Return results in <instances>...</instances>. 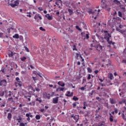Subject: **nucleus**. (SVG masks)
Instances as JSON below:
<instances>
[{
	"label": "nucleus",
	"mask_w": 126,
	"mask_h": 126,
	"mask_svg": "<svg viewBox=\"0 0 126 126\" xmlns=\"http://www.w3.org/2000/svg\"><path fill=\"white\" fill-rule=\"evenodd\" d=\"M68 11L69 13V15H72L73 14V11L71 9H68Z\"/></svg>",
	"instance_id": "19"
},
{
	"label": "nucleus",
	"mask_w": 126,
	"mask_h": 126,
	"mask_svg": "<svg viewBox=\"0 0 126 126\" xmlns=\"http://www.w3.org/2000/svg\"><path fill=\"white\" fill-rule=\"evenodd\" d=\"M25 72H26V71H22L21 72V73L22 74H25Z\"/></svg>",
	"instance_id": "61"
},
{
	"label": "nucleus",
	"mask_w": 126,
	"mask_h": 126,
	"mask_svg": "<svg viewBox=\"0 0 126 126\" xmlns=\"http://www.w3.org/2000/svg\"><path fill=\"white\" fill-rule=\"evenodd\" d=\"M100 6L102 7V8H106L107 7V4H106V3L104 2H101Z\"/></svg>",
	"instance_id": "13"
},
{
	"label": "nucleus",
	"mask_w": 126,
	"mask_h": 126,
	"mask_svg": "<svg viewBox=\"0 0 126 126\" xmlns=\"http://www.w3.org/2000/svg\"><path fill=\"white\" fill-rule=\"evenodd\" d=\"M105 107H106L107 108V109H109V105H108V103L105 104Z\"/></svg>",
	"instance_id": "53"
},
{
	"label": "nucleus",
	"mask_w": 126,
	"mask_h": 126,
	"mask_svg": "<svg viewBox=\"0 0 126 126\" xmlns=\"http://www.w3.org/2000/svg\"><path fill=\"white\" fill-rule=\"evenodd\" d=\"M40 30H41V31H46V30H45V29L43 28V27H40L39 28Z\"/></svg>",
	"instance_id": "43"
},
{
	"label": "nucleus",
	"mask_w": 126,
	"mask_h": 126,
	"mask_svg": "<svg viewBox=\"0 0 126 126\" xmlns=\"http://www.w3.org/2000/svg\"><path fill=\"white\" fill-rule=\"evenodd\" d=\"M88 72H90V73H91V72H92V69H91V68H90V67H88L87 68Z\"/></svg>",
	"instance_id": "33"
},
{
	"label": "nucleus",
	"mask_w": 126,
	"mask_h": 126,
	"mask_svg": "<svg viewBox=\"0 0 126 126\" xmlns=\"http://www.w3.org/2000/svg\"><path fill=\"white\" fill-rule=\"evenodd\" d=\"M118 15L120 16V17H122L123 16V14H122V12L121 11H118Z\"/></svg>",
	"instance_id": "39"
},
{
	"label": "nucleus",
	"mask_w": 126,
	"mask_h": 126,
	"mask_svg": "<svg viewBox=\"0 0 126 126\" xmlns=\"http://www.w3.org/2000/svg\"><path fill=\"white\" fill-rule=\"evenodd\" d=\"M26 60H27V58L24 57L22 58H21V61H22V62H24L25 61H26Z\"/></svg>",
	"instance_id": "27"
},
{
	"label": "nucleus",
	"mask_w": 126,
	"mask_h": 126,
	"mask_svg": "<svg viewBox=\"0 0 126 126\" xmlns=\"http://www.w3.org/2000/svg\"><path fill=\"white\" fill-rule=\"evenodd\" d=\"M114 113H115V114H118V109H115Z\"/></svg>",
	"instance_id": "55"
},
{
	"label": "nucleus",
	"mask_w": 126,
	"mask_h": 126,
	"mask_svg": "<svg viewBox=\"0 0 126 126\" xmlns=\"http://www.w3.org/2000/svg\"><path fill=\"white\" fill-rule=\"evenodd\" d=\"M38 87H35V91H37V92H40V85L37 84Z\"/></svg>",
	"instance_id": "20"
},
{
	"label": "nucleus",
	"mask_w": 126,
	"mask_h": 126,
	"mask_svg": "<svg viewBox=\"0 0 126 126\" xmlns=\"http://www.w3.org/2000/svg\"><path fill=\"white\" fill-rule=\"evenodd\" d=\"M73 119L76 122H77V121H78V119H79V116L75 115V117H74Z\"/></svg>",
	"instance_id": "18"
},
{
	"label": "nucleus",
	"mask_w": 126,
	"mask_h": 126,
	"mask_svg": "<svg viewBox=\"0 0 126 126\" xmlns=\"http://www.w3.org/2000/svg\"><path fill=\"white\" fill-rule=\"evenodd\" d=\"M94 92H95V90H93L92 91V93H91V95H93V93H94Z\"/></svg>",
	"instance_id": "63"
},
{
	"label": "nucleus",
	"mask_w": 126,
	"mask_h": 126,
	"mask_svg": "<svg viewBox=\"0 0 126 126\" xmlns=\"http://www.w3.org/2000/svg\"><path fill=\"white\" fill-rule=\"evenodd\" d=\"M35 119L36 120H40V119H41V117H40V115H37L35 116Z\"/></svg>",
	"instance_id": "31"
},
{
	"label": "nucleus",
	"mask_w": 126,
	"mask_h": 126,
	"mask_svg": "<svg viewBox=\"0 0 126 126\" xmlns=\"http://www.w3.org/2000/svg\"><path fill=\"white\" fill-rule=\"evenodd\" d=\"M35 101H32L29 103V105H30V106H35Z\"/></svg>",
	"instance_id": "23"
},
{
	"label": "nucleus",
	"mask_w": 126,
	"mask_h": 126,
	"mask_svg": "<svg viewBox=\"0 0 126 126\" xmlns=\"http://www.w3.org/2000/svg\"><path fill=\"white\" fill-rule=\"evenodd\" d=\"M123 63H125L126 64V60H123L122 61Z\"/></svg>",
	"instance_id": "59"
},
{
	"label": "nucleus",
	"mask_w": 126,
	"mask_h": 126,
	"mask_svg": "<svg viewBox=\"0 0 126 126\" xmlns=\"http://www.w3.org/2000/svg\"><path fill=\"white\" fill-rule=\"evenodd\" d=\"M94 48H95L98 52H101L103 49V47L100 44H96L95 45H94Z\"/></svg>",
	"instance_id": "3"
},
{
	"label": "nucleus",
	"mask_w": 126,
	"mask_h": 126,
	"mask_svg": "<svg viewBox=\"0 0 126 126\" xmlns=\"http://www.w3.org/2000/svg\"><path fill=\"white\" fill-rule=\"evenodd\" d=\"M120 8H121V9H122V10L123 11H124V12H126V8H125V7H124V6H121V7H120Z\"/></svg>",
	"instance_id": "28"
},
{
	"label": "nucleus",
	"mask_w": 126,
	"mask_h": 126,
	"mask_svg": "<svg viewBox=\"0 0 126 126\" xmlns=\"http://www.w3.org/2000/svg\"><path fill=\"white\" fill-rule=\"evenodd\" d=\"M38 9L40 11H43V8L42 7H38Z\"/></svg>",
	"instance_id": "48"
},
{
	"label": "nucleus",
	"mask_w": 126,
	"mask_h": 126,
	"mask_svg": "<svg viewBox=\"0 0 126 126\" xmlns=\"http://www.w3.org/2000/svg\"><path fill=\"white\" fill-rule=\"evenodd\" d=\"M24 48H25L26 51L27 52H28V53H29V52H30L29 49H28V48H27V47H26V46H24Z\"/></svg>",
	"instance_id": "42"
},
{
	"label": "nucleus",
	"mask_w": 126,
	"mask_h": 126,
	"mask_svg": "<svg viewBox=\"0 0 126 126\" xmlns=\"http://www.w3.org/2000/svg\"><path fill=\"white\" fill-rule=\"evenodd\" d=\"M43 97L45 99H48V100H50V99H51V94H50L45 93L43 94Z\"/></svg>",
	"instance_id": "4"
},
{
	"label": "nucleus",
	"mask_w": 126,
	"mask_h": 126,
	"mask_svg": "<svg viewBox=\"0 0 126 126\" xmlns=\"http://www.w3.org/2000/svg\"><path fill=\"white\" fill-rule=\"evenodd\" d=\"M92 42L93 43L91 44V48L94 47V46H96V44H97V41L96 40H93Z\"/></svg>",
	"instance_id": "14"
},
{
	"label": "nucleus",
	"mask_w": 126,
	"mask_h": 126,
	"mask_svg": "<svg viewBox=\"0 0 126 126\" xmlns=\"http://www.w3.org/2000/svg\"><path fill=\"white\" fill-rule=\"evenodd\" d=\"M110 102L111 104H116V102H115V100L113 98H110Z\"/></svg>",
	"instance_id": "21"
},
{
	"label": "nucleus",
	"mask_w": 126,
	"mask_h": 126,
	"mask_svg": "<svg viewBox=\"0 0 126 126\" xmlns=\"http://www.w3.org/2000/svg\"><path fill=\"white\" fill-rule=\"evenodd\" d=\"M73 100H74V101H78L79 100V98L75 96H74L73 97Z\"/></svg>",
	"instance_id": "26"
},
{
	"label": "nucleus",
	"mask_w": 126,
	"mask_h": 126,
	"mask_svg": "<svg viewBox=\"0 0 126 126\" xmlns=\"http://www.w3.org/2000/svg\"><path fill=\"white\" fill-rule=\"evenodd\" d=\"M103 33H105L104 37V39L107 40L108 44L111 45L112 42V41H110V38L112 37V35H111V34L108 33V32L107 31H103Z\"/></svg>",
	"instance_id": "1"
},
{
	"label": "nucleus",
	"mask_w": 126,
	"mask_h": 126,
	"mask_svg": "<svg viewBox=\"0 0 126 126\" xmlns=\"http://www.w3.org/2000/svg\"><path fill=\"white\" fill-rule=\"evenodd\" d=\"M67 94H65V96H66L67 97H72V96H73V93L72 92L70 94V92L68 91L67 92Z\"/></svg>",
	"instance_id": "11"
},
{
	"label": "nucleus",
	"mask_w": 126,
	"mask_h": 126,
	"mask_svg": "<svg viewBox=\"0 0 126 126\" xmlns=\"http://www.w3.org/2000/svg\"><path fill=\"white\" fill-rule=\"evenodd\" d=\"M38 18V15H35L34 16V19H37Z\"/></svg>",
	"instance_id": "64"
},
{
	"label": "nucleus",
	"mask_w": 126,
	"mask_h": 126,
	"mask_svg": "<svg viewBox=\"0 0 126 126\" xmlns=\"http://www.w3.org/2000/svg\"><path fill=\"white\" fill-rule=\"evenodd\" d=\"M4 95V92H2L0 94V96H3Z\"/></svg>",
	"instance_id": "51"
},
{
	"label": "nucleus",
	"mask_w": 126,
	"mask_h": 126,
	"mask_svg": "<svg viewBox=\"0 0 126 126\" xmlns=\"http://www.w3.org/2000/svg\"><path fill=\"white\" fill-rule=\"evenodd\" d=\"M16 121H18V123H20L22 120V118H21V117H20L19 119H16Z\"/></svg>",
	"instance_id": "38"
},
{
	"label": "nucleus",
	"mask_w": 126,
	"mask_h": 126,
	"mask_svg": "<svg viewBox=\"0 0 126 126\" xmlns=\"http://www.w3.org/2000/svg\"><path fill=\"white\" fill-rule=\"evenodd\" d=\"M19 4V1L18 0H17L14 1V3H9V5H10L11 7L14 8L15 6H18V5Z\"/></svg>",
	"instance_id": "2"
},
{
	"label": "nucleus",
	"mask_w": 126,
	"mask_h": 126,
	"mask_svg": "<svg viewBox=\"0 0 126 126\" xmlns=\"http://www.w3.org/2000/svg\"><path fill=\"white\" fill-rule=\"evenodd\" d=\"M84 82H86V79H83L82 84H83V83H84Z\"/></svg>",
	"instance_id": "60"
},
{
	"label": "nucleus",
	"mask_w": 126,
	"mask_h": 126,
	"mask_svg": "<svg viewBox=\"0 0 126 126\" xmlns=\"http://www.w3.org/2000/svg\"><path fill=\"white\" fill-rule=\"evenodd\" d=\"M8 56H9V57H10V58H12V57H13V56L12 55V54L11 53H11H10V54H8Z\"/></svg>",
	"instance_id": "50"
},
{
	"label": "nucleus",
	"mask_w": 126,
	"mask_h": 126,
	"mask_svg": "<svg viewBox=\"0 0 126 126\" xmlns=\"http://www.w3.org/2000/svg\"><path fill=\"white\" fill-rule=\"evenodd\" d=\"M11 118H12V115H11V113H8L7 119L8 120V121H11Z\"/></svg>",
	"instance_id": "15"
},
{
	"label": "nucleus",
	"mask_w": 126,
	"mask_h": 126,
	"mask_svg": "<svg viewBox=\"0 0 126 126\" xmlns=\"http://www.w3.org/2000/svg\"><path fill=\"white\" fill-rule=\"evenodd\" d=\"M4 69H5L4 67H2L1 69V70H0V71H1V72H2V73H4V72H5Z\"/></svg>",
	"instance_id": "34"
},
{
	"label": "nucleus",
	"mask_w": 126,
	"mask_h": 126,
	"mask_svg": "<svg viewBox=\"0 0 126 126\" xmlns=\"http://www.w3.org/2000/svg\"><path fill=\"white\" fill-rule=\"evenodd\" d=\"M31 97H32V94H29V95H24V97L26 98V99H28L29 102L31 101Z\"/></svg>",
	"instance_id": "9"
},
{
	"label": "nucleus",
	"mask_w": 126,
	"mask_h": 126,
	"mask_svg": "<svg viewBox=\"0 0 126 126\" xmlns=\"http://www.w3.org/2000/svg\"><path fill=\"white\" fill-rule=\"evenodd\" d=\"M20 126H25V124H24V123H20Z\"/></svg>",
	"instance_id": "46"
},
{
	"label": "nucleus",
	"mask_w": 126,
	"mask_h": 126,
	"mask_svg": "<svg viewBox=\"0 0 126 126\" xmlns=\"http://www.w3.org/2000/svg\"><path fill=\"white\" fill-rule=\"evenodd\" d=\"M88 79H91V74H89V75L88 76Z\"/></svg>",
	"instance_id": "57"
},
{
	"label": "nucleus",
	"mask_w": 126,
	"mask_h": 126,
	"mask_svg": "<svg viewBox=\"0 0 126 126\" xmlns=\"http://www.w3.org/2000/svg\"><path fill=\"white\" fill-rule=\"evenodd\" d=\"M8 101L9 102H11L12 103H13V98L10 97L8 98Z\"/></svg>",
	"instance_id": "32"
},
{
	"label": "nucleus",
	"mask_w": 126,
	"mask_h": 126,
	"mask_svg": "<svg viewBox=\"0 0 126 126\" xmlns=\"http://www.w3.org/2000/svg\"><path fill=\"white\" fill-rule=\"evenodd\" d=\"M81 77H82V76H81V75L79 74V75L77 76L76 79L79 80L81 78Z\"/></svg>",
	"instance_id": "37"
},
{
	"label": "nucleus",
	"mask_w": 126,
	"mask_h": 126,
	"mask_svg": "<svg viewBox=\"0 0 126 126\" xmlns=\"http://www.w3.org/2000/svg\"><path fill=\"white\" fill-rule=\"evenodd\" d=\"M79 104V102H75L73 103V108H75L76 107L77 104Z\"/></svg>",
	"instance_id": "24"
},
{
	"label": "nucleus",
	"mask_w": 126,
	"mask_h": 126,
	"mask_svg": "<svg viewBox=\"0 0 126 126\" xmlns=\"http://www.w3.org/2000/svg\"><path fill=\"white\" fill-rule=\"evenodd\" d=\"M76 29H77V30H78L79 31H80V32H81V31H82L81 30V29H80V28H79V27L78 26H76Z\"/></svg>",
	"instance_id": "30"
},
{
	"label": "nucleus",
	"mask_w": 126,
	"mask_h": 126,
	"mask_svg": "<svg viewBox=\"0 0 126 126\" xmlns=\"http://www.w3.org/2000/svg\"><path fill=\"white\" fill-rule=\"evenodd\" d=\"M16 80L18 82V85H19V87H21L22 86V82L20 81V79L19 77H17L16 78Z\"/></svg>",
	"instance_id": "5"
},
{
	"label": "nucleus",
	"mask_w": 126,
	"mask_h": 126,
	"mask_svg": "<svg viewBox=\"0 0 126 126\" xmlns=\"http://www.w3.org/2000/svg\"><path fill=\"white\" fill-rule=\"evenodd\" d=\"M9 94H8V96L10 97L11 96V91H9Z\"/></svg>",
	"instance_id": "62"
},
{
	"label": "nucleus",
	"mask_w": 126,
	"mask_h": 126,
	"mask_svg": "<svg viewBox=\"0 0 126 126\" xmlns=\"http://www.w3.org/2000/svg\"><path fill=\"white\" fill-rule=\"evenodd\" d=\"M13 38H14V39H19V34L17 33L15 34V35L13 36Z\"/></svg>",
	"instance_id": "17"
},
{
	"label": "nucleus",
	"mask_w": 126,
	"mask_h": 126,
	"mask_svg": "<svg viewBox=\"0 0 126 126\" xmlns=\"http://www.w3.org/2000/svg\"><path fill=\"white\" fill-rule=\"evenodd\" d=\"M122 118H123V119L124 120H125V121H126V115H125L124 113H123V114H122Z\"/></svg>",
	"instance_id": "41"
},
{
	"label": "nucleus",
	"mask_w": 126,
	"mask_h": 126,
	"mask_svg": "<svg viewBox=\"0 0 126 126\" xmlns=\"http://www.w3.org/2000/svg\"><path fill=\"white\" fill-rule=\"evenodd\" d=\"M0 86H6V80H2L0 83Z\"/></svg>",
	"instance_id": "6"
},
{
	"label": "nucleus",
	"mask_w": 126,
	"mask_h": 126,
	"mask_svg": "<svg viewBox=\"0 0 126 126\" xmlns=\"http://www.w3.org/2000/svg\"><path fill=\"white\" fill-rule=\"evenodd\" d=\"M86 38L87 39H89V34H86Z\"/></svg>",
	"instance_id": "52"
},
{
	"label": "nucleus",
	"mask_w": 126,
	"mask_h": 126,
	"mask_svg": "<svg viewBox=\"0 0 126 126\" xmlns=\"http://www.w3.org/2000/svg\"><path fill=\"white\" fill-rule=\"evenodd\" d=\"M109 120L110 121V122H114V116H113V115H112V114L110 113L109 114Z\"/></svg>",
	"instance_id": "16"
},
{
	"label": "nucleus",
	"mask_w": 126,
	"mask_h": 126,
	"mask_svg": "<svg viewBox=\"0 0 126 126\" xmlns=\"http://www.w3.org/2000/svg\"><path fill=\"white\" fill-rule=\"evenodd\" d=\"M98 80L100 81V82H103L104 81V80L105 79H102L101 78H100V77H98Z\"/></svg>",
	"instance_id": "44"
},
{
	"label": "nucleus",
	"mask_w": 126,
	"mask_h": 126,
	"mask_svg": "<svg viewBox=\"0 0 126 126\" xmlns=\"http://www.w3.org/2000/svg\"><path fill=\"white\" fill-rule=\"evenodd\" d=\"M35 101L39 102V103H42V100L40 98H36Z\"/></svg>",
	"instance_id": "36"
},
{
	"label": "nucleus",
	"mask_w": 126,
	"mask_h": 126,
	"mask_svg": "<svg viewBox=\"0 0 126 126\" xmlns=\"http://www.w3.org/2000/svg\"><path fill=\"white\" fill-rule=\"evenodd\" d=\"M64 89H65V88H61V87L59 88V92L63 91V90H64Z\"/></svg>",
	"instance_id": "35"
},
{
	"label": "nucleus",
	"mask_w": 126,
	"mask_h": 126,
	"mask_svg": "<svg viewBox=\"0 0 126 126\" xmlns=\"http://www.w3.org/2000/svg\"><path fill=\"white\" fill-rule=\"evenodd\" d=\"M98 72H99V70H94V73H95V74H97Z\"/></svg>",
	"instance_id": "54"
},
{
	"label": "nucleus",
	"mask_w": 126,
	"mask_h": 126,
	"mask_svg": "<svg viewBox=\"0 0 126 126\" xmlns=\"http://www.w3.org/2000/svg\"><path fill=\"white\" fill-rule=\"evenodd\" d=\"M58 85H60V86H61L62 87H64V86L65 85V84L63 83V81H59L58 82Z\"/></svg>",
	"instance_id": "12"
},
{
	"label": "nucleus",
	"mask_w": 126,
	"mask_h": 126,
	"mask_svg": "<svg viewBox=\"0 0 126 126\" xmlns=\"http://www.w3.org/2000/svg\"><path fill=\"white\" fill-rule=\"evenodd\" d=\"M3 36V33L2 32H0V38H1Z\"/></svg>",
	"instance_id": "56"
},
{
	"label": "nucleus",
	"mask_w": 126,
	"mask_h": 126,
	"mask_svg": "<svg viewBox=\"0 0 126 126\" xmlns=\"http://www.w3.org/2000/svg\"><path fill=\"white\" fill-rule=\"evenodd\" d=\"M53 104H58L59 103V97H56L53 99Z\"/></svg>",
	"instance_id": "7"
},
{
	"label": "nucleus",
	"mask_w": 126,
	"mask_h": 126,
	"mask_svg": "<svg viewBox=\"0 0 126 126\" xmlns=\"http://www.w3.org/2000/svg\"><path fill=\"white\" fill-rule=\"evenodd\" d=\"M37 16H38V18H39L40 20H42V17H41L40 15L38 14Z\"/></svg>",
	"instance_id": "49"
},
{
	"label": "nucleus",
	"mask_w": 126,
	"mask_h": 126,
	"mask_svg": "<svg viewBox=\"0 0 126 126\" xmlns=\"http://www.w3.org/2000/svg\"><path fill=\"white\" fill-rule=\"evenodd\" d=\"M108 77L110 80H113L114 79V75H113V74L112 73H108Z\"/></svg>",
	"instance_id": "10"
},
{
	"label": "nucleus",
	"mask_w": 126,
	"mask_h": 126,
	"mask_svg": "<svg viewBox=\"0 0 126 126\" xmlns=\"http://www.w3.org/2000/svg\"><path fill=\"white\" fill-rule=\"evenodd\" d=\"M73 50V51H77V49H76V47H75V46H74Z\"/></svg>",
	"instance_id": "58"
},
{
	"label": "nucleus",
	"mask_w": 126,
	"mask_h": 126,
	"mask_svg": "<svg viewBox=\"0 0 126 126\" xmlns=\"http://www.w3.org/2000/svg\"><path fill=\"white\" fill-rule=\"evenodd\" d=\"M85 87H86V86H85L84 87L80 88V89L82 90V91H84V90H85Z\"/></svg>",
	"instance_id": "40"
},
{
	"label": "nucleus",
	"mask_w": 126,
	"mask_h": 126,
	"mask_svg": "<svg viewBox=\"0 0 126 126\" xmlns=\"http://www.w3.org/2000/svg\"><path fill=\"white\" fill-rule=\"evenodd\" d=\"M45 17H46L48 20H52L53 19V16L52 15H50V14H47L45 15Z\"/></svg>",
	"instance_id": "8"
},
{
	"label": "nucleus",
	"mask_w": 126,
	"mask_h": 126,
	"mask_svg": "<svg viewBox=\"0 0 126 126\" xmlns=\"http://www.w3.org/2000/svg\"><path fill=\"white\" fill-rule=\"evenodd\" d=\"M95 119L96 120H99L100 119H101V116L100 115H96V117H95Z\"/></svg>",
	"instance_id": "29"
},
{
	"label": "nucleus",
	"mask_w": 126,
	"mask_h": 126,
	"mask_svg": "<svg viewBox=\"0 0 126 126\" xmlns=\"http://www.w3.org/2000/svg\"><path fill=\"white\" fill-rule=\"evenodd\" d=\"M116 30L117 31H119V32H120V33H124V32H125V31H123V30L119 29V28H116Z\"/></svg>",
	"instance_id": "25"
},
{
	"label": "nucleus",
	"mask_w": 126,
	"mask_h": 126,
	"mask_svg": "<svg viewBox=\"0 0 126 126\" xmlns=\"http://www.w3.org/2000/svg\"><path fill=\"white\" fill-rule=\"evenodd\" d=\"M30 115H31V113H27L26 114V117H27V118H29V117H30Z\"/></svg>",
	"instance_id": "47"
},
{
	"label": "nucleus",
	"mask_w": 126,
	"mask_h": 126,
	"mask_svg": "<svg viewBox=\"0 0 126 126\" xmlns=\"http://www.w3.org/2000/svg\"><path fill=\"white\" fill-rule=\"evenodd\" d=\"M79 57V54L78 53H76V56L75 58L77 59V60L78 59V57Z\"/></svg>",
	"instance_id": "45"
},
{
	"label": "nucleus",
	"mask_w": 126,
	"mask_h": 126,
	"mask_svg": "<svg viewBox=\"0 0 126 126\" xmlns=\"http://www.w3.org/2000/svg\"><path fill=\"white\" fill-rule=\"evenodd\" d=\"M113 2H114L116 4H121V2H120V1L118 0H114Z\"/></svg>",
	"instance_id": "22"
}]
</instances>
